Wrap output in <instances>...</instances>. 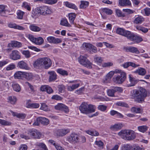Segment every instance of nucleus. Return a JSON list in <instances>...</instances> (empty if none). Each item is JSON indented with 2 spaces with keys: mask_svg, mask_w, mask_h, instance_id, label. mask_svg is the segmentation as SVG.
Listing matches in <instances>:
<instances>
[{
  "mask_svg": "<svg viewBox=\"0 0 150 150\" xmlns=\"http://www.w3.org/2000/svg\"><path fill=\"white\" fill-rule=\"evenodd\" d=\"M116 33L127 37L128 39L131 41L137 43L142 40V39L141 37L135 35L133 33L130 31L125 30L123 28H117L116 30Z\"/></svg>",
  "mask_w": 150,
  "mask_h": 150,
  "instance_id": "obj_1",
  "label": "nucleus"
},
{
  "mask_svg": "<svg viewBox=\"0 0 150 150\" xmlns=\"http://www.w3.org/2000/svg\"><path fill=\"white\" fill-rule=\"evenodd\" d=\"M147 92L146 90L140 88L139 89H134L131 93L132 98L135 99L139 102L144 101L147 96Z\"/></svg>",
  "mask_w": 150,
  "mask_h": 150,
  "instance_id": "obj_2",
  "label": "nucleus"
},
{
  "mask_svg": "<svg viewBox=\"0 0 150 150\" xmlns=\"http://www.w3.org/2000/svg\"><path fill=\"white\" fill-rule=\"evenodd\" d=\"M52 64V62L50 59L48 57L40 58L35 61L33 66L35 67L41 66H44L45 69L50 67Z\"/></svg>",
  "mask_w": 150,
  "mask_h": 150,
  "instance_id": "obj_3",
  "label": "nucleus"
},
{
  "mask_svg": "<svg viewBox=\"0 0 150 150\" xmlns=\"http://www.w3.org/2000/svg\"><path fill=\"white\" fill-rule=\"evenodd\" d=\"M118 135L123 136L124 139L128 141L134 139L136 136L135 132L131 129L122 130L118 133Z\"/></svg>",
  "mask_w": 150,
  "mask_h": 150,
  "instance_id": "obj_4",
  "label": "nucleus"
},
{
  "mask_svg": "<svg viewBox=\"0 0 150 150\" xmlns=\"http://www.w3.org/2000/svg\"><path fill=\"white\" fill-rule=\"evenodd\" d=\"M28 136H26L24 134H21L20 137L26 140L29 139L30 137L36 139H40L41 137V134L35 129L30 130L28 132Z\"/></svg>",
  "mask_w": 150,
  "mask_h": 150,
  "instance_id": "obj_5",
  "label": "nucleus"
},
{
  "mask_svg": "<svg viewBox=\"0 0 150 150\" xmlns=\"http://www.w3.org/2000/svg\"><path fill=\"white\" fill-rule=\"evenodd\" d=\"M78 60L81 65L89 69L92 68V63L86 57L81 55L78 58Z\"/></svg>",
  "mask_w": 150,
  "mask_h": 150,
  "instance_id": "obj_6",
  "label": "nucleus"
},
{
  "mask_svg": "<svg viewBox=\"0 0 150 150\" xmlns=\"http://www.w3.org/2000/svg\"><path fill=\"white\" fill-rule=\"evenodd\" d=\"M66 140L71 143H79L80 141L79 136L75 133H72L67 137Z\"/></svg>",
  "mask_w": 150,
  "mask_h": 150,
  "instance_id": "obj_7",
  "label": "nucleus"
},
{
  "mask_svg": "<svg viewBox=\"0 0 150 150\" xmlns=\"http://www.w3.org/2000/svg\"><path fill=\"white\" fill-rule=\"evenodd\" d=\"M27 37L32 42L36 45H40L44 42V40L42 37L35 38L33 35L31 34L28 35Z\"/></svg>",
  "mask_w": 150,
  "mask_h": 150,
  "instance_id": "obj_8",
  "label": "nucleus"
},
{
  "mask_svg": "<svg viewBox=\"0 0 150 150\" xmlns=\"http://www.w3.org/2000/svg\"><path fill=\"white\" fill-rule=\"evenodd\" d=\"M82 47L84 49L89 50L92 53H96L97 52L96 47L91 44L84 42L82 44Z\"/></svg>",
  "mask_w": 150,
  "mask_h": 150,
  "instance_id": "obj_9",
  "label": "nucleus"
},
{
  "mask_svg": "<svg viewBox=\"0 0 150 150\" xmlns=\"http://www.w3.org/2000/svg\"><path fill=\"white\" fill-rule=\"evenodd\" d=\"M126 78V74L125 72H122L120 75L114 76L113 78V81L115 83L121 84L125 80Z\"/></svg>",
  "mask_w": 150,
  "mask_h": 150,
  "instance_id": "obj_10",
  "label": "nucleus"
},
{
  "mask_svg": "<svg viewBox=\"0 0 150 150\" xmlns=\"http://www.w3.org/2000/svg\"><path fill=\"white\" fill-rule=\"evenodd\" d=\"M123 89L122 88L120 87L112 86L111 88L107 91V93L109 96L114 97L115 96V93L117 91L121 92Z\"/></svg>",
  "mask_w": 150,
  "mask_h": 150,
  "instance_id": "obj_11",
  "label": "nucleus"
},
{
  "mask_svg": "<svg viewBox=\"0 0 150 150\" xmlns=\"http://www.w3.org/2000/svg\"><path fill=\"white\" fill-rule=\"evenodd\" d=\"M39 7L40 15L46 16L52 13L50 8L48 6H43Z\"/></svg>",
  "mask_w": 150,
  "mask_h": 150,
  "instance_id": "obj_12",
  "label": "nucleus"
},
{
  "mask_svg": "<svg viewBox=\"0 0 150 150\" xmlns=\"http://www.w3.org/2000/svg\"><path fill=\"white\" fill-rule=\"evenodd\" d=\"M70 132L69 129L64 128L57 130L55 131V133L57 136L62 137L69 133Z\"/></svg>",
  "mask_w": 150,
  "mask_h": 150,
  "instance_id": "obj_13",
  "label": "nucleus"
},
{
  "mask_svg": "<svg viewBox=\"0 0 150 150\" xmlns=\"http://www.w3.org/2000/svg\"><path fill=\"white\" fill-rule=\"evenodd\" d=\"M123 50L127 52H129L136 54L140 53V52L137 48L134 47H123Z\"/></svg>",
  "mask_w": 150,
  "mask_h": 150,
  "instance_id": "obj_14",
  "label": "nucleus"
},
{
  "mask_svg": "<svg viewBox=\"0 0 150 150\" xmlns=\"http://www.w3.org/2000/svg\"><path fill=\"white\" fill-rule=\"evenodd\" d=\"M10 59L16 60L21 59V57L19 52L17 50H14L12 51L10 55Z\"/></svg>",
  "mask_w": 150,
  "mask_h": 150,
  "instance_id": "obj_15",
  "label": "nucleus"
},
{
  "mask_svg": "<svg viewBox=\"0 0 150 150\" xmlns=\"http://www.w3.org/2000/svg\"><path fill=\"white\" fill-rule=\"evenodd\" d=\"M54 108L56 110H61L65 112H69V110L68 107L62 103H58L54 106Z\"/></svg>",
  "mask_w": 150,
  "mask_h": 150,
  "instance_id": "obj_16",
  "label": "nucleus"
},
{
  "mask_svg": "<svg viewBox=\"0 0 150 150\" xmlns=\"http://www.w3.org/2000/svg\"><path fill=\"white\" fill-rule=\"evenodd\" d=\"M17 67L22 69L29 70L30 69L27 63L23 61H19L17 64Z\"/></svg>",
  "mask_w": 150,
  "mask_h": 150,
  "instance_id": "obj_17",
  "label": "nucleus"
},
{
  "mask_svg": "<svg viewBox=\"0 0 150 150\" xmlns=\"http://www.w3.org/2000/svg\"><path fill=\"white\" fill-rule=\"evenodd\" d=\"M129 80L130 82V83L127 84L128 87H131L134 86L139 81V80L135 78L131 77L130 75H129Z\"/></svg>",
  "mask_w": 150,
  "mask_h": 150,
  "instance_id": "obj_18",
  "label": "nucleus"
},
{
  "mask_svg": "<svg viewBox=\"0 0 150 150\" xmlns=\"http://www.w3.org/2000/svg\"><path fill=\"white\" fill-rule=\"evenodd\" d=\"M118 5L121 6L125 7L131 5V3L129 0H119Z\"/></svg>",
  "mask_w": 150,
  "mask_h": 150,
  "instance_id": "obj_19",
  "label": "nucleus"
},
{
  "mask_svg": "<svg viewBox=\"0 0 150 150\" xmlns=\"http://www.w3.org/2000/svg\"><path fill=\"white\" fill-rule=\"evenodd\" d=\"M48 74L50 75L49 79L50 82L54 81L57 79V75L55 71H49Z\"/></svg>",
  "mask_w": 150,
  "mask_h": 150,
  "instance_id": "obj_20",
  "label": "nucleus"
},
{
  "mask_svg": "<svg viewBox=\"0 0 150 150\" xmlns=\"http://www.w3.org/2000/svg\"><path fill=\"white\" fill-rule=\"evenodd\" d=\"M88 105L87 103L83 102L82 103L79 108V110L81 112L87 111Z\"/></svg>",
  "mask_w": 150,
  "mask_h": 150,
  "instance_id": "obj_21",
  "label": "nucleus"
},
{
  "mask_svg": "<svg viewBox=\"0 0 150 150\" xmlns=\"http://www.w3.org/2000/svg\"><path fill=\"white\" fill-rule=\"evenodd\" d=\"M144 21V18L142 16H138L134 19L133 23L135 24H141Z\"/></svg>",
  "mask_w": 150,
  "mask_h": 150,
  "instance_id": "obj_22",
  "label": "nucleus"
},
{
  "mask_svg": "<svg viewBox=\"0 0 150 150\" xmlns=\"http://www.w3.org/2000/svg\"><path fill=\"white\" fill-rule=\"evenodd\" d=\"M134 73L139 75L144 76L146 74V71L144 68L139 67L134 71Z\"/></svg>",
  "mask_w": 150,
  "mask_h": 150,
  "instance_id": "obj_23",
  "label": "nucleus"
},
{
  "mask_svg": "<svg viewBox=\"0 0 150 150\" xmlns=\"http://www.w3.org/2000/svg\"><path fill=\"white\" fill-rule=\"evenodd\" d=\"M13 90L17 92H20L21 90L20 86L18 83L15 82H13L11 85Z\"/></svg>",
  "mask_w": 150,
  "mask_h": 150,
  "instance_id": "obj_24",
  "label": "nucleus"
},
{
  "mask_svg": "<svg viewBox=\"0 0 150 150\" xmlns=\"http://www.w3.org/2000/svg\"><path fill=\"white\" fill-rule=\"evenodd\" d=\"M122 127V125L121 123L115 124L110 126V128L112 130H118L120 129Z\"/></svg>",
  "mask_w": 150,
  "mask_h": 150,
  "instance_id": "obj_25",
  "label": "nucleus"
},
{
  "mask_svg": "<svg viewBox=\"0 0 150 150\" xmlns=\"http://www.w3.org/2000/svg\"><path fill=\"white\" fill-rule=\"evenodd\" d=\"M24 72L20 71L16 72L14 75L15 79H22L23 77Z\"/></svg>",
  "mask_w": 150,
  "mask_h": 150,
  "instance_id": "obj_26",
  "label": "nucleus"
},
{
  "mask_svg": "<svg viewBox=\"0 0 150 150\" xmlns=\"http://www.w3.org/2000/svg\"><path fill=\"white\" fill-rule=\"evenodd\" d=\"M33 74L30 72H24L23 77L25 78L28 80H31L33 78Z\"/></svg>",
  "mask_w": 150,
  "mask_h": 150,
  "instance_id": "obj_27",
  "label": "nucleus"
},
{
  "mask_svg": "<svg viewBox=\"0 0 150 150\" xmlns=\"http://www.w3.org/2000/svg\"><path fill=\"white\" fill-rule=\"evenodd\" d=\"M132 146L129 144H122L121 147V150H132Z\"/></svg>",
  "mask_w": 150,
  "mask_h": 150,
  "instance_id": "obj_28",
  "label": "nucleus"
},
{
  "mask_svg": "<svg viewBox=\"0 0 150 150\" xmlns=\"http://www.w3.org/2000/svg\"><path fill=\"white\" fill-rule=\"evenodd\" d=\"M94 61L98 64H100L103 61V57L96 55L94 57Z\"/></svg>",
  "mask_w": 150,
  "mask_h": 150,
  "instance_id": "obj_29",
  "label": "nucleus"
},
{
  "mask_svg": "<svg viewBox=\"0 0 150 150\" xmlns=\"http://www.w3.org/2000/svg\"><path fill=\"white\" fill-rule=\"evenodd\" d=\"M56 71L57 73L62 76H67L68 74L67 71L61 68L58 69L56 70Z\"/></svg>",
  "mask_w": 150,
  "mask_h": 150,
  "instance_id": "obj_30",
  "label": "nucleus"
},
{
  "mask_svg": "<svg viewBox=\"0 0 150 150\" xmlns=\"http://www.w3.org/2000/svg\"><path fill=\"white\" fill-rule=\"evenodd\" d=\"M39 9V7H38L32 11V16L33 17L38 16L39 15H40V10Z\"/></svg>",
  "mask_w": 150,
  "mask_h": 150,
  "instance_id": "obj_31",
  "label": "nucleus"
},
{
  "mask_svg": "<svg viewBox=\"0 0 150 150\" xmlns=\"http://www.w3.org/2000/svg\"><path fill=\"white\" fill-rule=\"evenodd\" d=\"M29 28L31 30L35 32H39L41 30L40 28L34 24L30 25Z\"/></svg>",
  "mask_w": 150,
  "mask_h": 150,
  "instance_id": "obj_32",
  "label": "nucleus"
},
{
  "mask_svg": "<svg viewBox=\"0 0 150 150\" xmlns=\"http://www.w3.org/2000/svg\"><path fill=\"white\" fill-rule=\"evenodd\" d=\"M76 15L75 13H71L69 14V18L70 23L72 24H74V21L76 18Z\"/></svg>",
  "mask_w": 150,
  "mask_h": 150,
  "instance_id": "obj_33",
  "label": "nucleus"
},
{
  "mask_svg": "<svg viewBox=\"0 0 150 150\" xmlns=\"http://www.w3.org/2000/svg\"><path fill=\"white\" fill-rule=\"evenodd\" d=\"M41 107L40 109L46 112H49L50 111V109L45 103H41Z\"/></svg>",
  "mask_w": 150,
  "mask_h": 150,
  "instance_id": "obj_34",
  "label": "nucleus"
},
{
  "mask_svg": "<svg viewBox=\"0 0 150 150\" xmlns=\"http://www.w3.org/2000/svg\"><path fill=\"white\" fill-rule=\"evenodd\" d=\"M80 83H78L76 84H73L71 86H68L67 89L68 91H73L74 89L77 88L80 86Z\"/></svg>",
  "mask_w": 150,
  "mask_h": 150,
  "instance_id": "obj_35",
  "label": "nucleus"
},
{
  "mask_svg": "<svg viewBox=\"0 0 150 150\" xmlns=\"http://www.w3.org/2000/svg\"><path fill=\"white\" fill-rule=\"evenodd\" d=\"M60 24L66 27H71V25L69 23L67 20L66 18H63L60 21Z\"/></svg>",
  "mask_w": 150,
  "mask_h": 150,
  "instance_id": "obj_36",
  "label": "nucleus"
},
{
  "mask_svg": "<svg viewBox=\"0 0 150 150\" xmlns=\"http://www.w3.org/2000/svg\"><path fill=\"white\" fill-rule=\"evenodd\" d=\"M65 4L66 6L69 8L76 10L78 9L77 6L74 4L70 3L68 1H66L65 3Z\"/></svg>",
  "mask_w": 150,
  "mask_h": 150,
  "instance_id": "obj_37",
  "label": "nucleus"
},
{
  "mask_svg": "<svg viewBox=\"0 0 150 150\" xmlns=\"http://www.w3.org/2000/svg\"><path fill=\"white\" fill-rule=\"evenodd\" d=\"M89 3L88 1H81V4L80 7L81 8L84 9L88 6Z\"/></svg>",
  "mask_w": 150,
  "mask_h": 150,
  "instance_id": "obj_38",
  "label": "nucleus"
},
{
  "mask_svg": "<svg viewBox=\"0 0 150 150\" xmlns=\"http://www.w3.org/2000/svg\"><path fill=\"white\" fill-rule=\"evenodd\" d=\"M40 123L43 125H47L49 124V120L45 117H40Z\"/></svg>",
  "mask_w": 150,
  "mask_h": 150,
  "instance_id": "obj_39",
  "label": "nucleus"
},
{
  "mask_svg": "<svg viewBox=\"0 0 150 150\" xmlns=\"http://www.w3.org/2000/svg\"><path fill=\"white\" fill-rule=\"evenodd\" d=\"M148 127L145 125H142L138 127V130L142 133H144L148 129Z\"/></svg>",
  "mask_w": 150,
  "mask_h": 150,
  "instance_id": "obj_40",
  "label": "nucleus"
},
{
  "mask_svg": "<svg viewBox=\"0 0 150 150\" xmlns=\"http://www.w3.org/2000/svg\"><path fill=\"white\" fill-rule=\"evenodd\" d=\"M40 106L39 104L37 103H29L27 105V107L29 108H36Z\"/></svg>",
  "mask_w": 150,
  "mask_h": 150,
  "instance_id": "obj_41",
  "label": "nucleus"
},
{
  "mask_svg": "<svg viewBox=\"0 0 150 150\" xmlns=\"http://www.w3.org/2000/svg\"><path fill=\"white\" fill-rule=\"evenodd\" d=\"M13 116H16L17 117L21 119H24L25 116V115L23 113H12Z\"/></svg>",
  "mask_w": 150,
  "mask_h": 150,
  "instance_id": "obj_42",
  "label": "nucleus"
},
{
  "mask_svg": "<svg viewBox=\"0 0 150 150\" xmlns=\"http://www.w3.org/2000/svg\"><path fill=\"white\" fill-rule=\"evenodd\" d=\"M136 28L138 30L141 31L145 33H147L148 30L147 28L143 27L141 25H137L136 26Z\"/></svg>",
  "mask_w": 150,
  "mask_h": 150,
  "instance_id": "obj_43",
  "label": "nucleus"
},
{
  "mask_svg": "<svg viewBox=\"0 0 150 150\" xmlns=\"http://www.w3.org/2000/svg\"><path fill=\"white\" fill-rule=\"evenodd\" d=\"M142 12L145 15L149 16H150V8L147 7L146 8L142 10Z\"/></svg>",
  "mask_w": 150,
  "mask_h": 150,
  "instance_id": "obj_44",
  "label": "nucleus"
},
{
  "mask_svg": "<svg viewBox=\"0 0 150 150\" xmlns=\"http://www.w3.org/2000/svg\"><path fill=\"white\" fill-rule=\"evenodd\" d=\"M96 107L95 105L91 104H89L88 105L87 111L91 112H94L95 111Z\"/></svg>",
  "mask_w": 150,
  "mask_h": 150,
  "instance_id": "obj_45",
  "label": "nucleus"
},
{
  "mask_svg": "<svg viewBox=\"0 0 150 150\" xmlns=\"http://www.w3.org/2000/svg\"><path fill=\"white\" fill-rule=\"evenodd\" d=\"M8 102H10L11 104L15 103L16 100V98L15 96H9L8 98Z\"/></svg>",
  "mask_w": 150,
  "mask_h": 150,
  "instance_id": "obj_46",
  "label": "nucleus"
},
{
  "mask_svg": "<svg viewBox=\"0 0 150 150\" xmlns=\"http://www.w3.org/2000/svg\"><path fill=\"white\" fill-rule=\"evenodd\" d=\"M131 111L133 112H143L142 108L135 107L132 108H131Z\"/></svg>",
  "mask_w": 150,
  "mask_h": 150,
  "instance_id": "obj_47",
  "label": "nucleus"
},
{
  "mask_svg": "<svg viewBox=\"0 0 150 150\" xmlns=\"http://www.w3.org/2000/svg\"><path fill=\"white\" fill-rule=\"evenodd\" d=\"M103 11L106 14L108 15H111L112 13V10L107 8H104L102 9Z\"/></svg>",
  "mask_w": 150,
  "mask_h": 150,
  "instance_id": "obj_48",
  "label": "nucleus"
},
{
  "mask_svg": "<svg viewBox=\"0 0 150 150\" xmlns=\"http://www.w3.org/2000/svg\"><path fill=\"white\" fill-rule=\"evenodd\" d=\"M11 124V123L5 120L0 119V125H9Z\"/></svg>",
  "mask_w": 150,
  "mask_h": 150,
  "instance_id": "obj_49",
  "label": "nucleus"
},
{
  "mask_svg": "<svg viewBox=\"0 0 150 150\" xmlns=\"http://www.w3.org/2000/svg\"><path fill=\"white\" fill-rule=\"evenodd\" d=\"M115 12L117 15L119 17H123L125 16V14L123 13L120 9H116Z\"/></svg>",
  "mask_w": 150,
  "mask_h": 150,
  "instance_id": "obj_50",
  "label": "nucleus"
},
{
  "mask_svg": "<svg viewBox=\"0 0 150 150\" xmlns=\"http://www.w3.org/2000/svg\"><path fill=\"white\" fill-rule=\"evenodd\" d=\"M25 13L24 12L19 10L17 13V18L20 19H23V15Z\"/></svg>",
  "mask_w": 150,
  "mask_h": 150,
  "instance_id": "obj_51",
  "label": "nucleus"
},
{
  "mask_svg": "<svg viewBox=\"0 0 150 150\" xmlns=\"http://www.w3.org/2000/svg\"><path fill=\"white\" fill-rule=\"evenodd\" d=\"M22 53L25 56V57L27 58H29L31 56L30 53L28 50L22 51Z\"/></svg>",
  "mask_w": 150,
  "mask_h": 150,
  "instance_id": "obj_52",
  "label": "nucleus"
},
{
  "mask_svg": "<svg viewBox=\"0 0 150 150\" xmlns=\"http://www.w3.org/2000/svg\"><path fill=\"white\" fill-rule=\"evenodd\" d=\"M15 68V65L11 64L8 65L6 67L7 71H10L14 69Z\"/></svg>",
  "mask_w": 150,
  "mask_h": 150,
  "instance_id": "obj_53",
  "label": "nucleus"
},
{
  "mask_svg": "<svg viewBox=\"0 0 150 150\" xmlns=\"http://www.w3.org/2000/svg\"><path fill=\"white\" fill-rule=\"evenodd\" d=\"M22 7L26 9L28 11L30 10L29 4L26 2H24L23 4Z\"/></svg>",
  "mask_w": 150,
  "mask_h": 150,
  "instance_id": "obj_54",
  "label": "nucleus"
},
{
  "mask_svg": "<svg viewBox=\"0 0 150 150\" xmlns=\"http://www.w3.org/2000/svg\"><path fill=\"white\" fill-rule=\"evenodd\" d=\"M112 65L113 63H112L108 62L103 63L102 65V66L103 67H106L112 66Z\"/></svg>",
  "mask_w": 150,
  "mask_h": 150,
  "instance_id": "obj_55",
  "label": "nucleus"
},
{
  "mask_svg": "<svg viewBox=\"0 0 150 150\" xmlns=\"http://www.w3.org/2000/svg\"><path fill=\"white\" fill-rule=\"evenodd\" d=\"M58 0H44L45 2V3L52 4L56 3Z\"/></svg>",
  "mask_w": 150,
  "mask_h": 150,
  "instance_id": "obj_56",
  "label": "nucleus"
},
{
  "mask_svg": "<svg viewBox=\"0 0 150 150\" xmlns=\"http://www.w3.org/2000/svg\"><path fill=\"white\" fill-rule=\"evenodd\" d=\"M132 150H144V148H141L138 146L133 145L132 146Z\"/></svg>",
  "mask_w": 150,
  "mask_h": 150,
  "instance_id": "obj_57",
  "label": "nucleus"
},
{
  "mask_svg": "<svg viewBox=\"0 0 150 150\" xmlns=\"http://www.w3.org/2000/svg\"><path fill=\"white\" fill-rule=\"evenodd\" d=\"M112 116L115 115V117L117 118H122L123 117V116L121 113H110Z\"/></svg>",
  "mask_w": 150,
  "mask_h": 150,
  "instance_id": "obj_58",
  "label": "nucleus"
},
{
  "mask_svg": "<svg viewBox=\"0 0 150 150\" xmlns=\"http://www.w3.org/2000/svg\"><path fill=\"white\" fill-rule=\"evenodd\" d=\"M98 110L103 112L106 109L107 106L103 105H99L98 106Z\"/></svg>",
  "mask_w": 150,
  "mask_h": 150,
  "instance_id": "obj_59",
  "label": "nucleus"
},
{
  "mask_svg": "<svg viewBox=\"0 0 150 150\" xmlns=\"http://www.w3.org/2000/svg\"><path fill=\"white\" fill-rule=\"evenodd\" d=\"M28 48L29 49L34 50L37 52H39L41 51V50L40 49L38 48L35 46H28Z\"/></svg>",
  "mask_w": 150,
  "mask_h": 150,
  "instance_id": "obj_60",
  "label": "nucleus"
},
{
  "mask_svg": "<svg viewBox=\"0 0 150 150\" xmlns=\"http://www.w3.org/2000/svg\"><path fill=\"white\" fill-rule=\"evenodd\" d=\"M13 47H21L22 45L21 43L17 41H13Z\"/></svg>",
  "mask_w": 150,
  "mask_h": 150,
  "instance_id": "obj_61",
  "label": "nucleus"
},
{
  "mask_svg": "<svg viewBox=\"0 0 150 150\" xmlns=\"http://www.w3.org/2000/svg\"><path fill=\"white\" fill-rule=\"evenodd\" d=\"M52 99L55 100H61L62 98L57 95H53L51 98Z\"/></svg>",
  "mask_w": 150,
  "mask_h": 150,
  "instance_id": "obj_62",
  "label": "nucleus"
},
{
  "mask_svg": "<svg viewBox=\"0 0 150 150\" xmlns=\"http://www.w3.org/2000/svg\"><path fill=\"white\" fill-rule=\"evenodd\" d=\"M123 11L129 14L133 13L135 12L134 11L129 9H123Z\"/></svg>",
  "mask_w": 150,
  "mask_h": 150,
  "instance_id": "obj_63",
  "label": "nucleus"
},
{
  "mask_svg": "<svg viewBox=\"0 0 150 150\" xmlns=\"http://www.w3.org/2000/svg\"><path fill=\"white\" fill-rule=\"evenodd\" d=\"M27 146L26 144H22L19 147V150H27Z\"/></svg>",
  "mask_w": 150,
  "mask_h": 150,
  "instance_id": "obj_64",
  "label": "nucleus"
}]
</instances>
